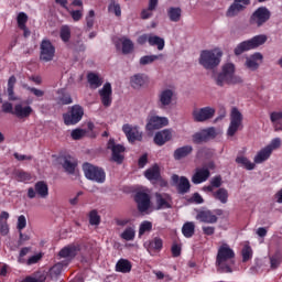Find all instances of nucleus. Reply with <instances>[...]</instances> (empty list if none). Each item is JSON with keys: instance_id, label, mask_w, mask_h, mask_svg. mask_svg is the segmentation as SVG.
<instances>
[{"instance_id": "1", "label": "nucleus", "mask_w": 282, "mask_h": 282, "mask_svg": "<svg viewBox=\"0 0 282 282\" xmlns=\"http://www.w3.org/2000/svg\"><path fill=\"white\" fill-rule=\"evenodd\" d=\"M216 265L220 272L226 274L232 272V265H235V251L228 245L219 247L216 257Z\"/></svg>"}, {"instance_id": "2", "label": "nucleus", "mask_w": 282, "mask_h": 282, "mask_svg": "<svg viewBox=\"0 0 282 282\" xmlns=\"http://www.w3.org/2000/svg\"><path fill=\"white\" fill-rule=\"evenodd\" d=\"M215 83L218 87H224V85H239L243 80L235 75V64L228 63L223 66L221 73L215 77Z\"/></svg>"}, {"instance_id": "3", "label": "nucleus", "mask_w": 282, "mask_h": 282, "mask_svg": "<svg viewBox=\"0 0 282 282\" xmlns=\"http://www.w3.org/2000/svg\"><path fill=\"white\" fill-rule=\"evenodd\" d=\"M268 42V35L265 34H259L254 35L250 40L243 41L239 43L235 50V56H241L243 52H250V50H257V47H261V45H265Z\"/></svg>"}, {"instance_id": "4", "label": "nucleus", "mask_w": 282, "mask_h": 282, "mask_svg": "<svg viewBox=\"0 0 282 282\" xmlns=\"http://www.w3.org/2000/svg\"><path fill=\"white\" fill-rule=\"evenodd\" d=\"M223 53L218 50L202 51L199 56V64L205 69H215L221 63Z\"/></svg>"}, {"instance_id": "5", "label": "nucleus", "mask_w": 282, "mask_h": 282, "mask_svg": "<svg viewBox=\"0 0 282 282\" xmlns=\"http://www.w3.org/2000/svg\"><path fill=\"white\" fill-rule=\"evenodd\" d=\"M84 175L87 180L91 182H97V184H105V180H107V174L102 167H98L90 163L83 164Z\"/></svg>"}, {"instance_id": "6", "label": "nucleus", "mask_w": 282, "mask_h": 282, "mask_svg": "<svg viewBox=\"0 0 282 282\" xmlns=\"http://www.w3.org/2000/svg\"><path fill=\"white\" fill-rule=\"evenodd\" d=\"M83 116H85V109L83 106L74 105L66 113L63 115L64 124H66V127L78 124V122L83 120Z\"/></svg>"}, {"instance_id": "7", "label": "nucleus", "mask_w": 282, "mask_h": 282, "mask_svg": "<svg viewBox=\"0 0 282 282\" xmlns=\"http://www.w3.org/2000/svg\"><path fill=\"white\" fill-rule=\"evenodd\" d=\"M242 124H243V115L241 113V111H239V108L234 107L230 112V123L227 129V135L229 138L235 137L237 131L241 129Z\"/></svg>"}, {"instance_id": "8", "label": "nucleus", "mask_w": 282, "mask_h": 282, "mask_svg": "<svg viewBox=\"0 0 282 282\" xmlns=\"http://www.w3.org/2000/svg\"><path fill=\"white\" fill-rule=\"evenodd\" d=\"M210 171H215V162L213 161L204 164L202 167L196 169L194 175L192 176L193 184H204V182H208Z\"/></svg>"}, {"instance_id": "9", "label": "nucleus", "mask_w": 282, "mask_h": 282, "mask_svg": "<svg viewBox=\"0 0 282 282\" xmlns=\"http://www.w3.org/2000/svg\"><path fill=\"white\" fill-rule=\"evenodd\" d=\"M41 197L42 199L47 198L50 195V187L45 181H39L35 183L34 187L28 188V197L29 199H34V197Z\"/></svg>"}, {"instance_id": "10", "label": "nucleus", "mask_w": 282, "mask_h": 282, "mask_svg": "<svg viewBox=\"0 0 282 282\" xmlns=\"http://www.w3.org/2000/svg\"><path fill=\"white\" fill-rule=\"evenodd\" d=\"M270 10L265 7L258 8L250 18L251 25H257V28H261L264 23H268L270 21Z\"/></svg>"}, {"instance_id": "11", "label": "nucleus", "mask_w": 282, "mask_h": 282, "mask_svg": "<svg viewBox=\"0 0 282 282\" xmlns=\"http://www.w3.org/2000/svg\"><path fill=\"white\" fill-rule=\"evenodd\" d=\"M250 3V0H234L225 13L227 19H235V17H239V14L245 12Z\"/></svg>"}, {"instance_id": "12", "label": "nucleus", "mask_w": 282, "mask_h": 282, "mask_svg": "<svg viewBox=\"0 0 282 282\" xmlns=\"http://www.w3.org/2000/svg\"><path fill=\"white\" fill-rule=\"evenodd\" d=\"M54 54H56V47L50 40H43L40 45V59L45 63L54 61Z\"/></svg>"}, {"instance_id": "13", "label": "nucleus", "mask_w": 282, "mask_h": 282, "mask_svg": "<svg viewBox=\"0 0 282 282\" xmlns=\"http://www.w3.org/2000/svg\"><path fill=\"white\" fill-rule=\"evenodd\" d=\"M173 98H175V91L171 88H165L158 94L156 105L159 109H169L173 105Z\"/></svg>"}, {"instance_id": "14", "label": "nucleus", "mask_w": 282, "mask_h": 282, "mask_svg": "<svg viewBox=\"0 0 282 282\" xmlns=\"http://www.w3.org/2000/svg\"><path fill=\"white\" fill-rule=\"evenodd\" d=\"M215 108L204 107L194 109L192 116L194 122H206V120H212V118H215Z\"/></svg>"}, {"instance_id": "15", "label": "nucleus", "mask_w": 282, "mask_h": 282, "mask_svg": "<svg viewBox=\"0 0 282 282\" xmlns=\"http://www.w3.org/2000/svg\"><path fill=\"white\" fill-rule=\"evenodd\" d=\"M107 149L112 151V162H116L117 164H122V162H124V145L116 144V140L109 139Z\"/></svg>"}, {"instance_id": "16", "label": "nucleus", "mask_w": 282, "mask_h": 282, "mask_svg": "<svg viewBox=\"0 0 282 282\" xmlns=\"http://www.w3.org/2000/svg\"><path fill=\"white\" fill-rule=\"evenodd\" d=\"M122 131L128 139V142L133 144V142H142V132L138 126H131L126 123L122 126Z\"/></svg>"}, {"instance_id": "17", "label": "nucleus", "mask_w": 282, "mask_h": 282, "mask_svg": "<svg viewBox=\"0 0 282 282\" xmlns=\"http://www.w3.org/2000/svg\"><path fill=\"white\" fill-rule=\"evenodd\" d=\"M210 138H217V130L214 127L205 129L200 132H196L192 135L194 144H202V142H208Z\"/></svg>"}, {"instance_id": "18", "label": "nucleus", "mask_w": 282, "mask_h": 282, "mask_svg": "<svg viewBox=\"0 0 282 282\" xmlns=\"http://www.w3.org/2000/svg\"><path fill=\"white\" fill-rule=\"evenodd\" d=\"M139 213H147L151 208V196L145 192H138L134 195Z\"/></svg>"}, {"instance_id": "19", "label": "nucleus", "mask_w": 282, "mask_h": 282, "mask_svg": "<svg viewBox=\"0 0 282 282\" xmlns=\"http://www.w3.org/2000/svg\"><path fill=\"white\" fill-rule=\"evenodd\" d=\"M169 126V118L160 116H150L145 126L147 131H155L162 127Z\"/></svg>"}, {"instance_id": "20", "label": "nucleus", "mask_w": 282, "mask_h": 282, "mask_svg": "<svg viewBox=\"0 0 282 282\" xmlns=\"http://www.w3.org/2000/svg\"><path fill=\"white\" fill-rule=\"evenodd\" d=\"M197 221H200V224H217L219 221V218L215 213L210 209H200L196 214Z\"/></svg>"}, {"instance_id": "21", "label": "nucleus", "mask_w": 282, "mask_h": 282, "mask_svg": "<svg viewBox=\"0 0 282 282\" xmlns=\"http://www.w3.org/2000/svg\"><path fill=\"white\" fill-rule=\"evenodd\" d=\"M113 89L111 88V83H106L101 89H99V96L101 99V105L104 107H111V102H113Z\"/></svg>"}, {"instance_id": "22", "label": "nucleus", "mask_w": 282, "mask_h": 282, "mask_svg": "<svg viewBox=\"0 0 282 282\" xmlns=\"http://www.w3.org/2000/svg\"><path fill=\"white\" fill-rule=\"evenodd\" d=\"M172 182L177 184V193L180 195H186L191 191V181L186 176L172 175Z\"/></svg>"}, {"instance_id": "23", "label": "nucleus", "mask_w": 282, "mask_h": 282, "mask_svg": "<svg viewBox=\"0 0 282 282\" xmlns=\"http://www.w3.org/2000/svg\"><path fill=\"white\" fill-rule=\"evenodd\" d=\"M261 63H263V54L256 52L246 59L245 65L247 69H250L251 72H257Z\"/></svg>"}, {"instance_id": "24", "label": "nucleus", "mask_w": 282, "mask_h": 282, "mask_svg": "<svg viewBox=\"0 0 282 282\" xmlns=\"http://www.w3.org/2000/svg\"><path fill=\"white\" fill-rule=\"evenodd\" d=\"M171 140H173V132L170 129L161 130L154 135V144L158 147H164Z\"/></svg>"}, {"instance_id": "25", "label": "nucleus", "mask_w": 282, "mask_h": 282, "mask_svg": "<svg viewBox=\"0 0 282 282\" xmlns=\"http://www.w3.org/2000/svg\"><path fill=\"white\" fill-rule=\"evenodd\" d=\"M144 248H147L149 254H153V252H162L164 240L160 237H154L152 240L144 242Z\"/></svg>"}, {"instance_id": "26", "label": "nucleus", "mask_w": 282, "mask_h": 282, "mask_svg": "<svg viewBox=\"0 0 282 282\" xmlns=\"http://www.w3.org/2000/svg\"><path fill=\"white\" fill-rule=\"evenodd\" d=\"M80 250V245H68L61 249L59 257L62 259H75Z\"/></svg>"}, {"instance_id": "27", "label": "nucleus", "mask_w": 282, "mask_h": 282, "mask_svg": "<svg viewBox=\"0 0 282 282\" xmlns=\"http://www.w3.org/2000/svg\"><path fill=\"white\" fill-rule=\"evenodd\" d=\"M156 210H164L171 208V196L166 193H155Z\"/></svg>"}, {"instance_id": "28", "label": "nucleus", "mask_w": 282, "mask_h": 282, "mask_svg": "<svg viewBox=\"0 0 282 282\" xmlns=\"http://www.w3.org/2000/svg\"><path fill=\"white\" fill-rule=\"evenodd\" d=\"M144 177L149 180V182H160L162 180V174L160 172V165L155 163L150 169L144 172Z\"/></svg>"}, {"instance_id": "29", "label": "nucleus", "mask_w": 282, "mask_h": 282, "mask_svg": "<svg viewBox=\"0 0 282 282\" xmlns=\"http://www.w3.org/2000/svg\"><path fill=\"white\" fill-rule=\"evenodd\" d=\"M33 109L30 106L23 107V105L18 104L14 106L13 116H17V118L23 119V118H30L32 116Z\"/></svg>"}, {"instance_id": "30", "label": "nucleus", "mask_w": 282, "mask_h": 282, "mask_svg": "<svg viewBox=\"0 0 282 282\" xmlns=\"http://www.w3.org/2000/svg\"><path fill=\"white\" fill-rule=\"evenodd\" d=\"M57 97L55 98L56 104L59 106L72 105L74 99H72V95L67 93L65 89L57 90Z\"/></svg>"}, {"instance_id": "31", "label": "nucleus", "mask_w": 282, "mask_h": 282, "mask_svg": "<svg viewBox=\"0 0 282 282\" xmlns=\"http://www.w3.org/2000/svg\"><path fill=\"white\" fill-rule=\"evenodd\" d=\"M147 75L144 74H135L130 78V85L133 89H140L147 85Z\"/></svg>"}, {"instance_id": "32", "label": "nucleus", "mask_w": 282, "mask_h": 282, "mask_svg": "<svg viewBox=\"0 0 282 282\" xmlns=\"http://www.w3.org/2000/svg\"><path fill=\"white\" fill-rule=\"evenodd\" d=\"M132 268H133V264H131V261L127 259L121 258L116 263V272H121V274H129Z\"/></svg>"}, {"instance_id": "33", "label": "nucleus", "mask_w": 282, "mask_h": 282, "mask_svg": "<svg viewBox=\"0 0 282 282\" xmlns=\"http://www.w3.org/2000/svg\"><path fill=\"white\" fill-rule=\"evenodd\" d=\"M193 153V147L192 145H184L181 148H177L174 153L173 158L174 160H184V158H188Z\"/></svg>"}, {"instance_id": "34", "label": "nucleus", "mask_w": 282, "mask_h": 282, "mask_svg": "<svg viewBox=\"0 0 282 282\" xmlns=\"http://www.w3.org/2000/svg\"><path fill=\"white\" fill-rule=\"evenodd\" d=\"M62 166L66 173H68L69 175H74V173L76 172V166H78V164L76 163V161H74L72 156H64Z\"/></svg>"}, {"instance_id": "35", "label": "nucleus", "mask_w": 282, "mask_h": 282, "mask_svg": "<svg viewBox=\"0 0 282 282\" xmlns=\"http://www.w3.org/2000/svg\"><path fill=\"white\" fill-rule=\"evenodd\" d=\"M213 197L216 202H220V204H228V197H230V194H228V189H226V187H219L217 191L213 192Z\"/></svg>"}, {"instance_id": "36", "label": "nucleus", "mask_w": 282, "mask_h": 282, "mask_svg": "<svg viewBox=\"0 0 282 282\" xmlns=\"http://www.w3.org/2000/svg\"><path fill=\"white\" fill-rule=\"evenodd\" d=\"M167 17L172 23H180L182 19V8L180 7H170L167 9Z\"/></svg>"}, {"instance_id": "37", "label": "nucleus", "mask_w": 282, "mask_h": 282, "mask_svg": "<svg viewBox=\"0 0 282 282\" xmlns=\"http://www.w3.org/2000/svg\"><path fill=\"white\" fill-rule=\"evenodd\" d=\"M274 131H282V111H273L270 113Z\"/></svg>"}, {"instance_id": "38", "label": "nucleus", "mask_w": 282, "mask_h": 282, "mask_svg": "<svg viewBox=\"0 0 282 282\" xmlns=\"http://www.w3.org/2000/svg\"><path fill=\"white\" fill-rule=\"evenodd\" d=\"M271 155H272V149L265 147L257 153V155L253 159L254 163L262 164V162H265V160H269Z\"/></svg>"}, {"instance_id": "39", "label": "nucleus", "mask_w": 282, "mask_h": 282, "mask_svg": "<svg viewBox=\"0 0 282 282\" xmlns=\"http://www.w3.org/2000/svg\"><path fill=\"white\" fill-rule=\"evenodd\" d=\"M87 80L91 89H98V87H102V79L96 73H88Z\"/></svg>"}, {"instance_id": "40", "label": "nucleus", "mask_w": 282, "mask_h": 282, "mask_svg": "<svg viewBox=\"0 0 282 282\" xmlns=\"http://www.w3.org/2000/svg\"><path fill=\"white\" fill-rule=\"evenodd\" d=\"M15 85H17V77L14 75H12L8 79V88H7L8 98L11 101L18 100L17 96L14 95V86Z\"/></svg>"}, {"instance_id": "41", "label": "nucleus", "mask_w": 282, "mask_h": 282, "mask_svg": "<svg viewBox=\"0 0 282 282\" xmlns=\"http://www.w3.org/2000/svg\"><path fill=\"white\" fill-rule=\"evenodd\" d=\"M182 235L186 239H191V237L195 235V223L193 221L185 223L182 227Z\"/></svg>"}, {"instance_id": "42", "label": "nucleus", "mask_w": 282, "mask_h": 282, "mask_svg": "<svg viewBox=\"0 0 282 282\" xmlns=\"http://www.w3.org/2000/svg\"><path fill=\"white\" fill-rule=\"evenodd\" d=\"M149 45H151V47H155L156 45L158 50L162 51L164 50L165 42L164 39L158 35L150 34Z\"/></svg>"}, {"instance_id": "43", "label": "nucleus", "mask_w": 282, "mask_h": 282, "mask_svg": "<svg viewBox=\"0 0 282 282\" xmlns=\"http://www.w3.org/2000/svg\"><path fill=\"white\" fill-rule=\"evenodd\" d=\"M236 163L243 166L247 171H254V163H251V161L246 156H237Z\"/></svg>"}, {"instance_id": "44", "label": "nucleus", "mask_w": 282, "mask_h": 282, "mask_svg": "<svg viewBox=\"0 0 282 282\" xmlns=\"http://www.w3.org/2000/svg\"><path fill=\"white\" fill-rule=\"evenodd\" d=\"M59 39L64 43H69V40L72 39V29L67 25H63L59 30Z\"/></svg>"}, {"instance_id": "45", "label": "nucleus", "mask_w": 282, "mask_h": 282, "mask_svg": "<svg viewBox=\"0 0 282 282\" xmlns=\"http://www.w3.org/2000/svg\"><path fill=\"white\" fill-rule=\"evenodd\" d=\"M108 12H111L117 17H122V9L120 8V3L116 2V0H110Z\"/></svg>"}, {"instance_id": "46", "label": "nucleus", "mask_w": 282, "mask_h": 282, "mask_svg": "<svg viewBox=\"0 0 282 282\" xmlns=\"http://www.w3.org/2000/svg\"><path fill=\"white\" fill-rule=\"evenodd\" d=\"M160 58H162V54L145 55L140 58V65H151V63H155V61H160Z\"/></svg>"}, {"instance_id": "47", "label": "nucleus", "mask_w": 282, "mask_h": 282, "mask_svg": "<svg viewBox=\"0 0 282 282\" xmlns=\"http://www.w3.org/2000/svg\"><path fill=\"white\" fill-rule=\"evenodd\" d=\"M121 239H124V241H133V239H135V229H133V227H127L121 234Z\"/></svg>"}, {"instance_id": "48", "label": "nucleus", "mask_w": 282, "mask_h": 282, "mask_svg": "<svg viewBox=\"0 0 282 282\" xmlns=\"http://www.w3.org/2000/svg\"><path fill=\"white\" fill-rule=\"evenodd\" d=\"M151 230H153V223L149 220L142 221L139 227V237H142L145 232H151Z\"/></svg>"}, {"instance_id": "49", "label": "nucleus", "mask_w": 282, "mask_h": 282, "mask_svg": "<svg viewBox=\"0 0 282 282\" xmlns=\"http://www.w3.org/2000/svg\"><path fill=\"white\" fill-rule=\"evenodd\" d=\"M282 262V254L281 252L276 251L271 258H270V263L272 270H276L281 265Z\"/></svg>"}, {"instance_id": "50", "label": "nucleus", "mask_w": 282, "mask_h": 282, "mask_svg": "<svg viewBox=\"0 0 282 282\" xmlns=\"http://www.w3.org/2000/svg\"><path fill=\"white\" fill-rule=\"evenodd\" d=\"M89 224L90 226H100V215H98V210L96 209L90 210Z\"/></svg>"}, {"instance_id": "51", "label": "nucleus", "mask_w": 282, "mask_h": 282, "mask_svg": "<svg viewBox=\"0 0 282 282\" xmlns=\"http://www.w3.org/2000/svg\"><path fill=\"white\" fill-rule=\"evenodd\" d=\"M17 23L19 29L28 26V13L20 12L17 17Z\"/></svg>"}, {"instance_id": "52", "label": "nucleus", "mask_w": 282, "mask_h": 282, "mask_svg": "<svg viewBox=\"0 0 282 282\" xmlns=\"http://www.w3.org/2000/svg\"><path fill=\"white\" fill-rule=\"evenodd\" d=\"M133 52V42L130 39L122 41V54H131Z\"/></svg>"}, {"instance_id": "53", "label": "nucleus", "mask_w": 282, "mask_h": 282, "mask_svg": "<svg viewBox=\"0 0 282 282\" xmlns=\"http://www.w3.org/2000/svg\"><path fill=\"white\" fill-rule=\"evenodd\" d=\"M15 176L18 182H30L32 180V174L24 171H18Z\"/></svg>"}, {"instance_id": "54", "label": "nucleus", "mask_w": 282, "mask_h": 282, "mask_svg": "<svg viewBox=\"0 0 282 282\" xmlns=\"http://www.w3.org/2000/svg\"><path fill=\"white\" fill-rule=\"evenodd\" d=\"M252 259V248L250 246H245L242 248V261L243 263L250 261Z\"/></svg>"}, {"instance_id": "55", "label": "nucleus", "mask_w": 282, "mask_h": 282, "mask_svg": "<svg viewBox=\"0 0 282 282\" xmlns=\"http://www.w3.org/2000/svg\"><path fill=\"white\" fill-rule=\"evenodd\" d=\"M86 133H87L86 130H83V129H80V128H77V129H75V130L72 131L70 138H72L73 140H80V139L85 138Z\"/></svg>"}, {"instance_id": "56", "label": "nucleus", "mask_w": 282, "mask_h": 282, "mask_svg": "<svg viewBox=\"0 0 282 282\" xmlns=\"http://www.w3.org/2000/svg\"><path fill=\"white\" fill-rule=\"evenodd\" d=\"M63 272V264L62 263H57L54 264L51 270H50V274L51 276H59V274Z\"/></svg>"}, {"instance_id": "57", "label": "nucleus", "mask_w": 282, "mask_h": 282, "mask_svg": "<svg viewBox=\"0 0 282 282\" xmlns=\"http://www.w3.org/2000/svg\"><path fill=\"white\" fill-rule=\"evenodd\" d=\"M25 89H28V91H31V94L33 96H36V98H43V96H45V91L39 89V88H34V87H30L24 85Z\"/></svg>"}, {"instance_id": "58", "label": "nucleus", "mask_w": 282, "mask_h": 282, "mask_svg": "<svg viewBox=\"0 0 282 282\" xmlns=\"http://www.w3.org/2000/svg\"><path fill=\"white\" fill-rule=\"evenodd\" d=\"M95 17H96V12L94 10H90L88 12V15L86 17V25H87L88 30H91V28H94Z\"/></svg>"}, {"instance_id": "59", "label": "nucleus", "mask_w": 282, "mask_h": 282, "mask_svg": "<svg viewBox=\"0 0 282 282\" xmlns=\"http://www.w3.org/2000/svg\"><path fill=\"white\" fill-rule=\"evenodd\" d=\"M172 257L177 258L182 254V245L173 242L171 248Z\"/></svg>"}, {"instance_id": "60", "label": "nucleus", "mask_w": 282, "mask_h": 282, "mask_svg": "<svg viewBox=\"0 0 282 282\" xmlns=\"http://www.w3.org/2000/svg\"><path fill=\"white\" fill-rule=\"evenodd\" d=\"M30 250H32L31 247H24L20 250L19 257H18V261L20 263H25V259L23 257H26L30 253Z\"/></svg>"}, {"instance_id": "61", "label": "nucleus", "mask_w": 282, "mask_h": 282, "mask_svg": "<svg viewBox=\"0 0 282 282\" xmlns=\"http://www.w3.org/2000/svg\"><path fill=\"white\" fill-rule=\"evenodd\" d=\"M210 184L214 188H221V184H224V181L221 178V175H216L210 180Z\"/></svg>"}, {"instance_id": "62", "label": "nucleus", "mask_w": 282, "mask_h": 282, "mask_svg": "<svg viewBox=\"0 0 282 282\" xmlns=\"http://www.w3.org/2000/svg\"><path fill=\"white\" fill-rule=\"evenodd\" d=\"M25 226H28V219L23 215L19 216L17 225V229L19 230V232H21V230H23Z\"/></svg>"}, {"instance_id": "63", "label": "nucleus", "mask_w": 282, "mask_h": 282, "mask_svg": "<svg viewBox=\"0 0 282 282\" xmlns=\"http://www.w3.org/2000/svg\"><path fill=\"white\" fill-rule=\"evenodd\" d=\"M280 147H281V139L275 138L271 141L269 145H267V149H271V153H272V151H274L275 149H279Z\"/></svg>"}, {"instance_id": "64", "label": "nucleus", "mask_w": 282, "mask_h": 282, "mask_svg": "<svg viewBox=\"0 0 282 282\" xmlns=\"http://www.w3.org/2000/svg\"><path fill=\"white\" fill-rule=\"evenodd\" d=\"M202 230H203V235H206V237H213V235H215L214 226H203Z\"/></svg>"}]
</instances>
